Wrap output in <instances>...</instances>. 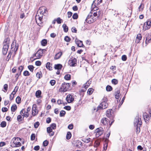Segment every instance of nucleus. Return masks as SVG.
<instances>
[{"mask_svg":"<svg viewBox=\"0 0 151 151\" xmlns=\"http://www.w3.org/2000/svg\"><path fill=\"white\" fill-rule=\"evenodd\" d=\"M10 39L9 38L5 39L3 43L2 52L4 55H6L8 51L9 45L10 43Z\"/></svg>","mask_w":151,"mask_h":151,"instance_id":"f257e3e1","label":"nucleus"},{"mask_svg":"<svg viewBox=\"0 0 151 151\" xmlns=\"http://www.w3.org/2000/svg\"><path fill=\"white\" fill-rule=\"evenodd\" d=\"M40 14V15L46 16L47 14V11L44 6L40 7L37 11V14Z\"/></svg>","mask_w":151,"mask_h":151,"instance_id":"f03ea898","label":"nucleus"},{"mask_svg":"<svg viewBox=\"0 0 151 151\" xmlns=\"http://www.w3.org/2000/svg\"><path fill=\"white\" fill-rule=\"evenodd\" d=\"M70 84L68 83H64L62 85L61 87L60 88V91L66 92L69 90Z\"/></svg>","mask_w":151,"mask_h":151,"instance_id":"7ed1b4c3","label":"nucleus"},{"mask_svg":"<svg viewBox=\"0 0 151 151\" xmlns=\"http://www.w3.org/2000/svg\"><path fill=\"white\" fill-rule=\"evenodd\" d=\"M46 50L45 49H40L35 54H34L33 56L36 57L37 59H39L43 56V53Z\"/></svg>","mask_w":151,"mask_h":151,"instance_id":"20e7f679","label":"nucleus"},{"mask_svg":"<svg viewBox=\"0 0 151 151\" xmlns=\"http://www.w3.org/2000/svg\"><path fill=\"white\" fill-rule=\"evenodd\" d=\"M142 124V122L141 120V118H139V115L138 114L135 118L134 122V125L135 127L138 126H140Z\"/></svg>","mask_w":151,"mask_h":151,"instance_id":"39448f33","label":"nucleus"},{"mask_svg":"<svg viewBox=\"0 0 151 151\" xmlns=\"http://www.w3.org/2000/svg\"><path fill=\"white\" fill-rule=\"evenodd\" d=\"M93 17L92 13H91L90 14H89L87 17L85 21L86 22L88 23H92L94 22L96 20L93 19Z\"/></svg>","mask_w":151,"mask_h":151,"instance_id":"423d86ee","label":"nucleus"},{"mask_svg":"<svg viewBox=\"0 0 151 151\" xmlns=\"http://www.w3.org/2000/svg\"><path fill=\"white\" fill-rule=\"evenodd\" d=\"M151 26V20H149L144 23L143 26V30L145 31L149 29L150 27Z\"/></svg>","mask_w":151,"mask_h":151,"instance_id":"0eeeda50","label":"nucleus"},{"mask_svg":"<svg viewBox=\"0 0 151 151\" xmlns=\"http://www.w3.org/2000/svg\"><path fill=\"white\" fill-rule=\"evenodd\" d=\"M101 3V2H99L98 0H94L92 4L91 7L93 8L94 10H95V9L96 10H97L98 7L97 6Z\"/></svg>","mask_w":151,"mask_h":151,"instance_id":"6e6552de","label":"nucleus"},{"mask_svg":"<svg viewBox=\"0 0 151 151\" xmlns=\"http://www.w3.org/2000/svg\"><path fill=\"white\" fill-rule=\"evenodd\" d=\"M107 103L105 101L102 102L97 107L98 110L101 109L106 108L108 106Z\"/></svg>","mask_w":151,"mask_h":151,"instance_id":"1a4fd4ad","label":"nucleus"},{"mask_svg":"<svg viewBox=\"0 0 151 151\" xmlns=\"http://www.w3.org/2000/svg\"><path fill=\"white\" fill-rule=\"evenodd\" d=\"M68 64L71 66H75L77 64V60L75 58L70 59L68 61Z\"/></svg>","mask_w":151,"mask_h":151,"instance_id":"9d476101","label":"nucleus"},{"mask_svg":"<svg viewBox=\"0 0 151 151\" xmlns=\"http://www.w3.org/2000/svg\"><path fill=\"white\" fill-rule=\"evenodd\" d=\"M106 115L109 118H111V119H113L114 117V113L112 111V109H109L106 112Z\"/></svg>","mask_w":151,"mask_h":151,"instance_id":"9b49d317","label":"nucleus"},{"mask_svg":"<svg viewBox=\"0 0 151 151\" xmlns=\"http://www.w3.org/2000/svg\"><path fill=\"white\" fill-rule=\"evenodd\" d=\"M15 45L14 44V42H13L12 44L11 49V50L12 51V52L14 51L15 54L16 53V52L17 51L18 48V45L17 46V45L16 42H15Z\"/></svg>","mask_w":151,"mask_h":151,"instance_id":"f8f14e48","label":"nucleus"},{"mask_svg":"<svg viewBox=\"0 0 151 151\" xmlns=\"http://www.w3.org/2000/svg\"><path fill=\"white\" fill-rule=\"evenodd\" d=\"M66 100L68 103H70L74 100V99L73 98L72 95L68 94L66 97Z\"/></svg>","mask_w":151,"mask_h":151,"instance_id":"ddd939ff","label":"nucleus"},{"mask_svg":"<svg viewBox=\"0 0 151 151\" xmlns=\"http://www.w3.org/2000/svg\"><path fill=\"white\" fill-rule=\"evenodd\" d=\"M109 122H110L109 120L107 118L105 117L103 118L101 120V123L104 125L108 124Z\"/></svg>","mask_w":151,"mask_h":151,"instance_id":"4468645a","label":"nucleus"},{"mask_svg":"<svg viewBox=\"0 0 151 151\" xmlns=\"http://www.w3.org/2000/svg\"><path fill=\"white\" fill-rule=\"evenodd\" d=\"M75 41L77 45L78 46L81 47H83V46H84L82 41L78 40L77 39L75 40Z\"/></svg>","mask_w":151,"mask_h":151,"instance_id":"2eb2a0df","label":"nucleus"},{"mask_svg":"<svg viewBox=\"0 0 151 151\" xmlns=\"http://www.w3.org/2000/svg\"><path fill=\"white\" fill-rule=\"evenodd\" d=\"M142 38V36L141 34H138L137 35L135 39V42L137 43H138L139 42L140 40H141Z\"/></svg>","mask_w":151,"mask_h":151,"instance_id":"dca6fc26","label":"nucleus"},{"mask_svg":"<svg viewBox=\"0 0 151 151\" xmlns=\"http://www.w3.org/2000/svg\"><path fill=\"white\" fill-rule=\"evenodd\" d=\"M151 40V36L149 34H148L146 37V39L145 41L146 44H147L150 42Z\"/></svg>","mask_w":151,"mask_h":151,"instance_id":"f3484780","label":"nucleus"},{"mask_svg":"<svg viewBox=\"0 0 151 151\" xmlns=\"http://www.w3.org/2000/svg\"><path fill=\"white\" fill-rule=\"evenodd\" d=\"M143 116L145 122H146L147 121H148L149 120L150 117L148 114L145 113L143 115Z\"/></svg>","mask_w":151,"mask_h":151,"instance_id":"a211bd4d","label":"nucleus"},{"mask_svg":"<svg viewBox=\"0 0 151 151\" xmlns=\"http://www.w3.org/2000/svg\"><path fill=\"white\" fill-rule=\"evenodd\" d=\"M63 66L61 64H55L54 66V68L55 69H57L58 70H61L62 67Z\"/></svg>","mask_w":151,"mask_h":151,"instance_id":"6ab92c4d","label":"nucleus"},{"mask_svg":"<svg viewBox=\"0 0 151 151\" xmlns=\"http://www.w3.org/2000/svg\"><path fill=\"white\" fill-rule=\"evenodd\" d=\"M62 54V53L61 52H58L56 54L54 57V59L55 60H57L59 59L61 56Z\"/></svg>","mask_w":151,"mask_h":151,"instance_id":"aec40b11","label":"nucleus"},{"mask_svg":"<svg viewBox=\"0 0 151 151\" xmlns=\"http://www.w3.org/2000/svg\"><path fill=\"white\" fill-rule=\"evenodd\" d=\"M120 91L118 90L115 93V96L116 99H118L120 96Z\"/></svg>","mask_w":151,"mask_h":151,"instance_id":"412c9836","label":"nucleus"},{"mask_svg":"<svg viewBox=\"0 0 151 151\" xmlns=\"http://www.w3.org/2000/svg\"><path fill=\"white\" fill-rule=\"evenodd\" d=\"M91 82V81H87L84 85H83V86L84 88L86 89L90 85Z\"/></svg>","mask_w":151,"mask_h":151,"instance_id":"4be33fe9","label":"nucleus"},{"mask_svg":"<svg viewBox=\"0 0 151 151\" xmlns=\"http://www.w3.org/2000/svg\"><path fill=\"white\" fill-rule=\"evenodd\" d=\"M36 106V105H33V107L32 108V115L33 116H35L36 115V106L35 107L34 106Z\"/></svg>","mask_w":151,"mask_h":151,"instance_id":"5701e85b","label":"nucleus"},{"mask_svg":"<svg viewBox=\"0 0 151 151\" xmlns=\"http://www.w3.org/2000/svg\"><path fill=\"white\" fill-rule=\"evenodd\" d=\"M41 91L40 90H38L36 91L35 93V96L37 98H39L41 96Z\"/></svg>","mask_w":151,"mask_h":151,"instance_id":"b1692460","label":"nucleus"},{"mask_svg":"<svg viewBox=\"0 0 151 151\" xmlns=\"http://www.w3.org/2000/svg\"><path fill=\"white\" fill-rule=\"evenodd\" d=\"M47 43V40L45 39L42 40L41 41V45L43 46H45Z\"/></svg>","mask_w":151,"mask_h":151,"instance_id":"393cba45","label":"nucleus"},{"mask_svg":"<svg viewBox=\"0 0 151 151\" xmlns=\"http://www.w3.org/2000/svg\"><path fill=\"white\" fill-rule=\"evenodd\" d=\"M50 62H47L46 65V68L49 70H52V67L50 65Z\"/></svg>","mask_w":151,"mask_h":151,"instance_id":"a878e982","label":"nucleus"},{"mask_svg":"<svg viewBox=\"0 0 151 151\" xmlns=\"http://www.w3.org/2000/svg\"><path fill=\"white\" fill-rule=\"evenodd\" d=\"M62 27L65 32H68V27L66 24H63L62 26Z\"/></svg>","mask_w":151,"mask_h":151,"instance_id":"bb28decb","label":"nucleus"},{"mask_svg":"<svg viewBox=\"0 0 151 151\" xmlns=\"http://www.w3.org/2000/svg\"><path fill=\"white\" fill-rule=\"evenodd\" d=\"M13 142L14 144V145L13 146V147H17L19 146H21V143L19 142H17V141H13Z\"/></svg>","mask_w":151,"mask_h":151,"instance_id":"cd10ccee","label":"nucleus"},{"mask_svg":"<svg viewBox=\"0 0 151 151\" xmlns=\"http://www.w3.org/2000/svg\"><path fill=\"white\" fill-rule=\"evenodd\" d=\"M17 109V106L16 104H14L12 105L11 108V110L12 111H15Z\"/></svg>","mask_w":151,"mask_h":151,"instance_id":"c85d7f7f","label":"nucleus"},{"mask_svg":"<svg viewBox=\"0 0 151 151\" xmlns=\"http://www.w3.org/2000/svg\"><path fill=\"white\" fill-rule=\"evenodd\" d=\"M36 22L37 25L40 26H41L42 25V21H39V20L37 19V18L36 17Z\"/></svg>","mask_w":151,"mask_h":151,"instance_id":"c756f323","label":"nucleus"},{"mask_svg":"<svg viewBox=\"0 0 151 151\" xmlns=\"http://www.w3.org/2000/svg\"><path fill=\"white\" fill-rule=\"evenodd\" d=\"M36 77L39 79L40 78L42 77V74L41 71L37 72L36 74Z\"/></svg>","mask_w":151,"mask_h":151,"instance_id":"7c9ffc66","label":"nucleus"},{"mask_svg":"<svg viewBox=\"0 0 151 151\" xmlns=\"http://www.w3.org/2000/svg\"><path fill=\"white\" fill-rule=\"evenodd\" d=\"M107 133L106 134V141H108V138L109 137V136H110V131L109 130H107Z\"/></svg>","mask_w":151,"mask_h":151,"instance_id":"2f4dec72","label":"nucleus"},{"mask_svg":"<svg viewBox=\"0 0 151 151\" xmlns=\"http://www.w3.org/2000/svg\"><path fill=\"white\" fill-rule=\"evenodd\" d=\"M71 137V134L70 132H68L67 133L66 136V138L67 139H70Z\"/></svg>","mask_w":151,"mask_h":151,"instance_id":"473e14b6","label":"nucleus"},{"mask_svg":"<svg viewBox=\"0 0 151 151\" xmlns=\"http://www.w3.org/2000/svg\"><path fill=\"white\" fill-rule=\"evenodd\" d=\"M43 16L40 15L39 14H37L36 15V17L37 18V19L39 20V21H42Z\"/></svg>","mask_w":151,"mask_h":151,"instance_id":"72a5a7b5","label":"nucleus"},{"mask_svg":"<svg viewBox=\"0 0 151 151\" xmlns=\"http://www.w3.org/2000/svg\"><path fill=\"white\" fill-rule=\"evenodd\" d=\"M106 90L108 91H110L112 90V88L109 85H108L106 87Z\"/></svg>","mask_w":151,"mask_h":151,"instance_id":"f704fd0d","label":"nucleus"},{"mask_svg":"<svg viewBox=\"0 0 151 151\" xmlns=\"http://www.w3.org/2000/svg\"><path fill=\"white\" fill-rule=\"evenodd\" d=\"M66 112L64 110H62L60 111V117H63L64 116Z\"/></svg>","mask_w":151,"mask_h":151,"instance_id":"c9c22d12","label":"nucleus"},{"mask_svg":"<svg viewBox=\"0 0 151 151\" xmlns=\"http://www.w3.org/2000/svg\"><path fill=\"white\" fill-rule=\"evenodd\" d=\"M23 69V67L22 66H20L18 68V73H19V74H21L22 71Z\"/></svg>","mask_w":151,"mask_h":151,"instance_id":"e433bc0d","label":"nucleus"},{"mask_svg":"<svg viewBox=\"0 0 151 151\" xmlns=\"http://www.w3.org/2000/svg\"><path fill=\"white\" fill-rule=\"evenodd\" d=\"M64 78L67 80H69L71 78L70 75L69 74H67L64 76Z\"/></svg>","mask_w":151,"mask_h":151,"instance_id":"4c0bfd02","label":"nucleus"},{"mask_svg":"<svg viewBox=\"0 0 151 151\" xmlns=\"http://www.w3.org/2000/svg\"><path fill=\"white\" fill-rule=\"evenodd\" d=\"M6 122L3 121H2L1 124V127H6Z\"/></svg>","mask_w":151,"mask_h":151,"instance_id":"58836bf2","label":"nucleus"},{"mask_svg":"<svg viewBox=\"0 0 151 151\" xmlns=\"http://www.w3.org/2000/svg\"><path fill=\"white\" fill-rule=\"evenodd\" d=\"M24 117L22 118V116L21 115H19L17 116V119L18 122H20L22 121V119H23Z\"/></svg>","mask_w":151,"mask_h":151,"instance_id":"ea45409f","label":"nucleus"},{"mask_svg":"<svg viewBox=\"0 0 151 151\" xmlns=\"http://www.w3.org/2000/svg\"><path fill=\"white\" fill-rule=\"evenodd\" d=\"M21 98L19 96H18L16 99V102L18 104H19L21 102Z\"/></svg>","mask_w":151,"mask_h":151,"instance_id":"a19ab883","label":"nucleus"},{"mask_svg":"<svg viewBox=\"0 0 151 151\" xmlns=\"http://www.w3.org/2000/svg\"><path fill=\"white\" fill-rule=\"evenodd\" d=\"M111 82L112 84L116 85L118 83V81L116 79H114L111 80Z\"/></svg>","mask_w":151,"mask_h":151,"instance_id":"79ce46f5","label":"nucleus"},{"mask_svg":"<svg viewBox=\"0 0 151 151\" xmlns=\"http://www.w3.org/2000/svg\"><path fill=\"white\" fill-rule=\"evenodd\" d=\"M93 91L94 90L92 88H89L88 90L87 93L89 95H91Z\"/></svg>","mask_w":151,"mask_h":151,"instance_id":"37998d69","label":"nucleus"},{"mask_svg":"<svg viewBox=\"0 0 151 151\" xmlns=\"http://www.w3.org/2000/svg\"><path fill=\"white\" fill-rule=\"evenodd\" d=\"M82 140L83 142L87 143L90 141V138H88L86 139L83 138Z\"/></svg>","mask_w":151,"mask_h":151,"instance_id":"c03bdc74","label":"nucleus"},{"mask_svg":"<svg viewBox=\"0 0 151 151\" xmlns=\"http://www.w3.org/2000/svg\"><path fill=\"white\" fill-rule=\"evenodd\" d=\"M29 69L31 72H33L34 70V67L32 65H29L28 66Z\"/></svg>","mask_w":151,"mask_h":151,"instance_id":"a18cd8bd","label":"nucleus"},{"mask_svg":"<svg viewBox=\"0 0 151 151\" xmlns=\"http://www.w3.org/2000/svg\"><path fill=\"white\" fill-rule=\"evenodd\" d=\"M71 40V39L68 36H66L64 38V40L67 42H69Z\"/></svg>","mask_w":151,"mask_h":151,"instance_id":"49530a36","label":"nucleus"},{"mask_svg":"<svg viewBox=\"0 0 151 151\" xmlns=\"http://www.w3.org/2000/svg\"><path fill=\"white\" fill-rule=\"evenodd\" d=\"M78 17V15L77 13H74L73 16L72 17L73 19H77Z\"/></svg>","mask_w":151,"mask_h":151,"instance_id":"de8ad7c7","label":"nucleus"},{"mask_svg":"<svg viewBox=\"0 0 151 151\" xmlns=\"http://www.w3.org/2000/svg\"><path fill=\"white\" fill-rule=\"evenodd\" d=\"M76 145L77 147H79L81 146H82V142L81 141H80L79 140L77 141L76 142Z\"/></svg>","mask_w":151,"mask_h":151,"instance_id":"09e8293b","label":"nucleus"},{"mask_svg":"<svg viewBox=\"0 0 151 151\" xmlns=\"http://www.w3.org/2000/svg\"><path fill=\"white\" fill-rule=\"evenodd\" d=\"M100 145V142L98 141H96L94 144V147H97Z\"/></svg>","mask_w":151,"mask_h":151,"instance_id":"8fccbe9b","label":"nucleus"},{"mask_svg":"<svg viewBox=\"0 0 151 151\" xmlns=\"http://www.w3.org/2000/svg\"><path fill=\"white\" fill-rule=\"evenodd\" d=\"M23 75L24 76H28L30 75V74L28 71L25 70L24 71L23 73Z\"/></svg>","mask_w":151,"mask_h":151,"instance_id":"3c124183","label":"nucleus"},{"mask_svg":"<svg viewBox=\"0 0 151 151\" xmlns=\"http://www.w3.org/2000/svg\"><path fill=\"white\" fill-rule=\"evenodd\" d=\"M62 21V19H61L60 17L56 19L57 22L59 24L61 23Z\"/></svg>","mask_w":151,"mask_h":151,"instance_id":"603ef678","label":"nucleus"},{"mask_svg":"<svg viewBox=\"0 0 151 151\" xmlns=\"http://www.w3.org/2000/svg\"><path fill=\"white\" fill-rule=\"evenodd\" d=\"M50 127H51L52 129H56V124L55 123L52 124L50 125Z\"/></svg>","mask_w":151,"mask_h":151,"instance_id":"864d4df0","label":"nucleus"},{"mask_svg":"<svg viewBox=\"0 0 151 151\" xmlns=\"http://www.w3.org/2000/svg\"><path fill=\"white\" fill-rule=\"evenodd\" d=\"M104 131H102V132H96V137H99V136L101 135L103 133H104Z\"/></svg>","mask_w":151,"mask_h":151,"instance_id":"5fc2aeb1","label":"nucleus"},{"mask_svg":"<svg viewBox=\"0 0 151 151\" xmlns=\"http://www.w3.org/2000/svg\"><path fill=\"white\" fill-rule=\"evenodd\" d=\"M39 125L40 123L39 122H35L34 124V127L35 128H38Z\"/></svg>","mask_w":151,"mask_h":151,"instance_id":"6e6d98bb","label":"nucleus"},{"mask_svg":"<svg viewBox=\"0 0 151 151\" xmlns=\"http://www.w3.org/2000/svg\"><path fill=\"white\" fill-rule=\"evenodd\" d=\"M55 82L56 81L55 80H52L50 81V83L51 86H53L55 84Z\"/></svg>","mask_w":151,"mask_h":151,"instance_id":"4d7b16f0","label":"nucleus"},{"mask_svg":"<svg viewBox=\"0 0 151 151\" xmlns=\"http://www.w3.org/2000/svg\"><path fill=\"white\" fill-rule=\"evenodd\" d=\"M26 113V111L24 109H23L22 110L20 111V114L21 115L23 116L24 115V114Z\"/></svg>","mask_w":151,"mask_h":151,"instance_id":"13d9d810","label":"nucleus"},{"mask_svg":"<svg viewBox=\"0 0 151 151\" xmlns=\"http://www.w3.org/2000/svg\"><path fill=\"white\" fill-rule=\"evenodd\" d=\"M96 132H100V131L101 132L104 131L103 130V128L100 127L99 128H97L96 129Z\"/></svg>","mask_w":151,"mask_h":151,"instance_id":"bf43d9fd","label":"nucleus"},{"mask_svg":"<svg viewBox=\"0 0 151 151\" xmlns=\"http://www.w3.org/2000/svg\"><path fill=\"white\" fill-rule=\"evenodd\" d=\"M35 134H32L31 136V139L32 140H35Z\"/></svg>","mask_w":151,"mask_h":151,"instance_id":"052dcab7","label":"nucleus"},{"mask_svg":"<svg viewBox=\"0 0 151 151\" xmlns=\"http://www.w3.org/2000/svg\"><path fill=\"white\" fill-rule=\"evenodd\" d=\"M52 129L51 128V127H49L47 128V131L48 133H51V132H52Z\"/></svg>","mask_w":151,"mask_h":151,"instance_id":"680f3d73","label":"nucleus"},{"mask_svg":"<svg viewBox=\"0 0 151 151\" xmlns=\"http://www.w3.org/2000/svg\"><path fill=\"white\" fill-rule=\"evenodd\" d=\"M122 59L123 61H125L127 59V57L125 55H123L122 56Z\"/></svg>","mask_w":151,"mask_h":151,"instance_id":"e2e57ef3","label":"nucleus"},{"mask_svg":"<svg viewBox=\"0 0 151 151\" xmlns=\"http://www.w3.org/2000/svg\"><path fill=\"white\" fill-rule=\"evenodd\" d=\"M35 64L37 66H40L41 64V63L40 61H37L35 62Z\"/></svg>","mask_w":151,"mask_h":151,"instance_id":"0e129e2a","label":"nucleus"},{"mask_svg":"<svg viewBox=\"0 0 151 151\" xmlns=\"http://www.w3.org/2000/svg\"><path fill=\"white\" fill-rule=\"evenodd\" d=\"M48 144V141L47 140H45L44 141L43 143V145L44 146H46Z\"/></svg>","mask_w":151,"mask_h":151,"instance_id":"69168bd1","label":"nucleus"},{"mask_svg":"<svg viewBox=\"0 0 151 151\" xmlns=\"http://www.w3.org/2000/svg\"><path fill=\"white\" fill-rule=\"evenodd\" d=\"M64 108L67 110L69 111L71 109V107L70 106H65Z\"/></svg>","mask_w":151,"mask_h":151,"instance_id":"338daca9","label":"nucleus"},{"mask_svg":"<svg viewBox=\"0 0 151 151\" xmlns=\"http://www.w3.org/2000/svg\"><path fill=\"white\" fill-rule=\"evenodd\" d=\"M72 32H73L76 33L77 32V30L75 27H73L71 29Z\"/></svg>","mask_w":151,"mask_h":151,"instance_id":"774afa93","label":"nucleus"}]
</instances>
